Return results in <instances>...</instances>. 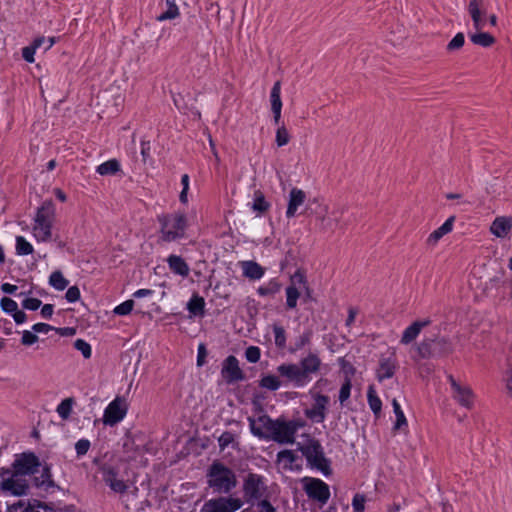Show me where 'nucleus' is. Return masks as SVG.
<instances>
[{
	"label": "nucleus",
	"instance_id": "59",
	"mask_svg": "<svg viewBox=\"0 0 512 512\" xmlns=\"http://www.w3.org/2000/svg\"><path fill=\"white\" fill-rule=\"evenodd\" d=\"M340 365L342 372L345 375V379H351V377L355 374L356 371L354 366L350 362L346 361L344 358L340 359Z\"/></svg>",
	"mask_w": 512,
	"mask_h": 512
},
{
	"label": "nucleus",
	"instance_id": "1",
	"mask_svg": "<svg viewBox=\"0 0 512 512\" xmlns=\"http://www.w3.org/2000/svg\"><path fill=\"white\" fill-rule=\"evenodd\" d=\"M422 340L417 344L415 352H451L453 350L451 339L441 335L440 325H432V320L427 317L413 321L402 333L400 343L410 344L420 334Z\"/></svg>",
	"mask_w": 512,
	"mask_h": 512
},
{
	"label": "nucleus",
	"instance_id": "51",
	"mask_svg": "<svg viewBox=\"0 0 512 512\" xmlns=\"http://www.w3.org/2000/svg\"><path fill=\"white\" fill-rule=\"evenodd\" d=\"M21 304L24 310L36 311L41 307L42 301L38 298L26 297Z\"/></svg>",
	"mask_w": 512,
	"mask_h": 512
},
{
	"label": "nucleus",
	"instance_id": "22",
	"mask_svg": "<svg viewBox=\"0 0 512 512\" xmlns=\"http://www.w3.org/2000/svg\"><path fill=\"white\" fill-rule=\"evenodd\" d=\"M240 266L243 277L253 281L261 279L266 271L263 266L254 260L241 261Z\"/></svg>",
	"mask_w": 512,
	"mask_h": 512
},
{
	"label": "nucleus",
	"instance_id": "38",
	"mask_svg": "<svg viewBox=\"0 0 512 512\" xmlns=\"http://www.w3.org/2000/svg\"><path fill=\"white\" fill-rule=\"evenodd\" d=\"M34 248L30 242L23 236H16V254L19 256H25L32 254Z\"/></svg>",
	"mask_w": 512,
	"mask_h": 512
},
{
	"label": "nucleus",
	"instance_id": "19",
	"mask_svg": "<svg viewBox=\"0 0 512 512\" xmlns=\"http://www.w3.org/2000/svg\"><path fill=\"white\" fill-rule=\"evenodd\" d=\"M397 368L398 362L394 356L383 357L379 361L376 377L380 382L390 379L394 376Z\"/></svg>",
	"mask_w": 512,
	"mask_h": 512
},
{
	"label": "nucleus",
	"instance_id": "11",
	"mask_svg": "<svg viewBox=\"0 0 512 512\" xmlns=\"http://www.w3.org/2000/svg\"><path fill=\"white\" fill-rule=\"evenodd\" d=\"M448 382L452 390V398L462 407L472 409L474 405V393L467 385H461L452 374H447Z\"/></svg>",
	"mask_w": 512,
	"mask_h": 512
},
{
	"label": "nucleus",
	"instance_id": "45",
	"mask_svg": "<svg viewBox=\"0 0 512 512\" xmlns=\"http://www.w3.org/2000/svg\"><path fill=\"white\" fill-rule=\"evenodd\" d=\"M465 44V35L462 32H458L447 44L446 51L452 53L460 50Z\"/></svg>",
	"mask_w": 512,
	"mask_h": 512
},
{
	"label": "nucleus",
	"instance_id": "64",
	"mask_svg": "<svg viewBox=\"0 0 512 512\" xmlns=\"http://www.w3.org/2000/svg\"><path fill=\"white\" fill-rule=\"evenodd\" d=\"M260 512H276L275 507L265 498L258 500Z\"/></svg>",
	"mask_w": 512,
	"mask_h": 512
},
{
	"label": "nucleus",
	"instance_id": "61",
	"mask_svg": "<svg viewBox=\"0 0 512 512\" xmlns=\"http://www.w3.org/2000/svg\"><path fill=\"white\" fill-rule=\"evenodd\" d=\"M504 271L499 272L498 275H495L489 279V281L486 283V289L491 288H498L500 284L504 285L506 281L503 280Z\"/></svg>",
	"mask_w": 512,
	"mask_h": 512
},
{
	"label": "nucleus",
	"instance_id": "16",
	"mask_svg": "<svg viewBox=\"0 0 512 512\" xmlns=\"http://www.w3.org/2000/svg\"><path fill=\"white\" fill-rule=\"evenodd\" d=\"M118 472L116 469L110 466L102 468L103 481L110 487L115 493L123 494L127 491L128 486L123 481L117 478Z\"/></svg>",
	"mask_w": 512,
	"mask_h": 512
},
{
	"label": "nucleus",
	"instance_id": "33",
	"mask_svg": "<svg viewBox=\"0 0 512 512\" xmlns=\"http://www.w3.org/2000/svg\"><path fill=\"white\" fill-rule=\"evenodd\" d=\"M312 336L313 331L311 329H306L302 334H299L294 338L288 352H297L304 349L306 345L310 344Z\"/></svg>",
	"mask_w": 512,
	"mask_h": 512
},
{
	"label": "nucleus",
	"instance_id": "20",
	"mask_svg": "<svg viewBox=\"0 0 512 512\" xmlns=\"http://www.w3.org/2000/svg\"><path fill=\"white\" fill-rule=\"evenodd\" d=\"M305 200V192L299 188L293 187L289 192L286 217L289 219L295 217L298 208L304 204Z\"/></svg>",
	"mask_w": 512,
	"mask_h": 512
},
{
	"label": "nucleus",
	"instance_id": "37",
	"mask_svg": "<svg viewBox=\"0 0 512 512\" xmlns=\"http://www.w3.org/2000/svg\"><path fill=\"white\" fill-rule=\"evenodd\" d=\"M367 399L370 409L373 411L375 415H379L382 408V402L380 398L377 396L376 391L372 385L368 387Z\"/></svg>",
	"mask_w": 512,
	"mask_h": 512
},
{
	"label": "nucleus",
	"instance_id": "30",
	"mask_svg": "<svg viewBox=\"0 0 512 512\" xmlns=\"http://www.w3.org/2000/svg\"><path fill=\"white\" fill-rule=\"evenodd\" d=\"M271 204L265 198L261 190L254 191L252 210L259 216L264 215L270 209Z\"/></svg>",
	"mask_w": 512,
	"mask_h": 512
},
{
	"label": "nucleus",
	"instance_id": "26",
	"mask_svg": "<svg viewBox=\"0 0 512 512\" xmlns=\"http://www.w3.org/2000/svg\"><path fill=\"white\" fill-rule=\"evenodd\" d=\"M53 222L45 221L42 216L39 222H35L33 227L34 235L39 242H48L52 239Z\"/></svg>",
	"mask_w": 512,
	"mask_h": 512
},
{
	"label": "nucleus",
	"instance_id": "8",
	"mask_svg": "<svg viewBox=\"0 0 512 512\" xmlns=\"http://www.w3.org/2000/svg\"><path fill=\"white\" fill-rule=\"evenodd\" d=\"M243 506L240 498L218 497L204 503L200 512H235Z\"/></svg>",
	"mask_w": 512,
	"mask_h": 512
},
{
	"label": "nucleus",
	"instance_id": "28",
	"mask_svg": "<svg viewBox=\"0 0 512 512\" xmlns=\"http://www.w3.org/2000/svg\"><path fill=\"white\" fill-rule=\"evenodd\" d=\"M55 215L56 208L53 200L46 199L45 201H43L41 206L37 208L34 222H39L41 216L45 221L54 222Z\"/></svg>",
	"mask_w": 512,
	"mask_h": 512
},
{
	"label": "nucleus",
	"instance_id": "55",
	"mask_svg": "<svg viewBox=\"0 0 512 512\" xmlns=\"http://www.w3.org/2000/svg\"><path fill=\"white\" fill-rule=\"evenodd\" d=\"M366 498L363 494H355L352 500V507L354 512H364Z\"/></svg>",
	"mask_w": 512,
	"mask_h": 512
},
{
	"label": "nucleus",
	"instance_id": "47",
	"mask_svg": "<svg viewBox=\"0 0 512 512\" xmlns=\"http://www.w3.org/2000/svg\"><path fill=\"white\" fill-rule=\"evenodd\" d=\"M290 285L299 284L302 285L303 288L308 286V280L306 275V270L303 267L297 268L294 274L290 275Z\"/></svg>",
	"mask_w": 512,
	"mask_h": 512
},
{
	"label": "nucleus",
	"instance_id": "41",
	"mask_svg": "<svg viewBox=\"0 0 512 512\" xmlns=\"http://www.w3.org/2000/svg\"><path fill=\"white\" fill-rule=\"evenodd\" d=\"M74 402V399L69 397L62 400L57 406L56 411L63 420H67L70 417Z\"/></svg>",
	"mask_w": 512,
	"mask_h": 512
},
{
	"label": "nucleus",
	"instance_id": "17",
	"mask_svg": "<svg viewBox=\"0 0 512 512\" xmlns=\"http://www.w3.org/2000/svg\"><path fill=\"white\" fill-rule=\"evenodd\" d=\"M271 112L273 114V122L279 125L281 121L282 99H281V81L278 80L273 84L270 92Z\"/></svg>",
	"mask_w": 512,
	"mask_h": 512
},
{
	"label": "nucleus",
	"instance_id": "44",
	"mask_svg": "<svg viewBox=\"0 0 512 512\" xmlns=\"http://www.w3.org/2000/svg\"><path fill=\"white\" fill-rule=\"evenodd\" d=\"M273 333L275 345L279 349H284L286 347V331L283 326L274 324L273 325Z\"/></svg>",
	"mask_w": 512,
	"mask_h": 512
},
{
	"label": "nucleus",
	"instance_id": "58",
	"mask_svg": "<svg viewBox=\"0 0 512 512\" xmlns=\"http://www.w3.org/2000/svg\"><path fill=\"white\" fill-rule=\"evenodd\" d=\"M36 48L30 44L28 46H25L22 48V58L27 62V63H34L35 61V53H36Z\"/></svg>",
	"mask_w": 512,
	"mask_h": 512
},
{
	"label": "nucleus",
	"instance_id": "9",
	"mask_svg": "<svg viewBox=\"0 0 512 512\" xmlns=\"http://www.w3.org/2000/svg\"><path fill=\"white\" fill-rule=\"evenodd\" d=\"M128 411V404L122 397H116L104 410L103 423L107 426H114L121 422Z\"/></svg>",
	"mask_w": 512,
	"mask_h": 512
},
{
	"label": "nucleus",
	"instance_id": "50",
	"mask_svg": "<svg viewBox=\"0 0 512 512\" xmlns=\"http://www.w3.org/2000/svg\"><path fill=\"white\" fill-rule=\"evenodd\" d=\"M7 512H40L36 509L35 506L30 504H26L24 501L20 500L17 503L8 507Z\"/></svg>",
	"mask_w": 512,
	"mask_h": 512
},
{
	"label": "nucleus",
	"instance_id": "40",
	"mask_svg": "<svg viewBox=\"0 0 512 512\" xmlns=\"http://www.w3.org/2000/svg\"><path fill=\"white\" fill-rule=\"evenodd\" d=\"M503 382L507 396L512 399V354L507 358V369L503 376Z\"/></svg>",
	"mask_w": 512,
	"mask_h": 512
},
{
	"label": "nucleus",
	"instance_id": "24",
	"mask_svg": "<svg viewBox=\"0 0 512 512\" xmlns=\"http://www.w3.org/2000/svg\"><path fill=\"white\" fill-rule=\"evenodd\" d=\"M205 299L198 293H193L192 297L186 304V309L190 318L204 317L205 316Z\"/></svg>",
	"mask_w": 512,
	"mask_h": 512
},
{
	"label": "nucleus",
	"instance_id": "3",
	"mask_svg": "<svg viewBox=\"0 0 512 512\" xmlns=\"http://www.w3.org/2000/svg\"><path fill=\"white\" fill-rule=\"evenodd\" d=\"M156 219L159 224L158 244L176 242L187 237L189 219L185 211L161 213Z\"/></svg>",
	"mask_w": 512,
	"mask_h": 512
},
{
	"label": "nucleus",
	"instance_id": "15",
	"mask_svg": "<svg viewBox=\"0 0 512 512\" xmlns=\"http://www.w3.org/2000/svg\"><path fill=\"white\" fill-rule=\"evenodd\" d=\"M222 377L227 383H235L244 379V373L239 367L238 360L230 355L223 363Z\"/></svg>",
	"mask_w": 512,
	"mask_h": 512
},
{
	"label": "nucleus",
	"instance_id": "12",
	"mask_svg": "<svg viewBox=\"0 0 512 512\" xmlns=\"http://www.w3.org/2000/svg\"><path fill=\"white\" fill-rule=\"evenodd\" d=\"M297 424L294 421L276 420L275 426L270 440L279 444H293L295 441V434L297 432Z\"/></svg>",
	"mask_w": 512,
	"mask_h": 512
},
{
	"label": "nucleus",
	"instance_id": "13",
	"mask_svg": "<svg viewBox=\"0 0 512 512\" xmlns=\"http://www.w3.org/2000/svg\"><path fill=\"white\" fill-rule=\"evenodd\" d=\"M249 428L251 433L259 439L270 440L276 420L271 419L268 415H261L257 419L248 417Z\"/></svg>",
	"mask_w": 512,
	"mask_h": 512
},
{
	"label": "nucleus",
	"instance_id": "18",
	"mask_svg": "<svg viewBox=\"0 0 512 512\" xmlns=\"http://www.w3.org/2000/svg\"><path fill=\"white\" fill-rule=\"evenodd\" d=\"M28 484L25 480L17 479L13 477V474L8 478H3L0 483V489L5 492H10L15 496H22L27 493Z\"/></svg>",
	"mask_w": 512,
	"mask_h": 512
},
{
	"label": "nucleus",
	"instance_id": "5",
	"mask_svg": "<svg viewBox=\"0 0 512 512\" xmlns=\"http://www.w3.org/2000/svg\"><path fill=\"white\" fill-rule=\"evenodd\" d=\"M307 463L312 468L321 471L325 476L332 473L330 460L325 457L323 447L317 440H310L306 445L300 448Z\"/></svg>",
	"mask_w": 512,
	"mask_h": 512
},
{
	"label": "nucleus",
	"instance_id": "7",
	"mask_svg": "<svg viewBox=\"0 0 512 512\" xmlns=\"http://www.w3.org/2000/svg\"><path fill=\"white\" fill-rule=\"evenodd\" d=\"M40 466V460L33 452L16 455L12 463L13 477L34 475L39 472Z\"/></svg>",
	"mask_w": 512,
	"mask_h": 512
},
{
	"label": "nucleus",
	"instance_id": "53",
	"mask_svg": "<svg viewBox=\"0 0 512 512\" xmlns=\"http://www.w3.org/2000/svg\"><path fill=\"white\" fill-rule=\"evenodd\" d=\"M80 297H81V293H80V289L77 285L68 287V289L65 293V299L69 303L77 302L78 300H80Z\"/></svg>",
	"mask_w": 512,
	"mask_h": 512
},
{
	"label": "nucleus",
	"instance_id": "10",
	"mask_svg": "<svg viewBox=\"0 0 512 512\" xmlns=\"http://www.w3.org/2000/svg\"><path fill=\"white\" fill-rule=\"evenodd\" d=\"M304 491L310 499L316 500L322 505L326 504L330 498V489L328 484L318 478H305Z\"/></svg>",
	"mask_w": 512,
	"mask_h": 512
},
{
	"label": "nucleus",
	"instance_id": "27",
	"mask_svg": "<svg viewBox=\"0 0 512 512\" xmlns=\"http://www.w3.org/2000/svg\"><path fill=\"white\" fill-rule=\"evenodd\" d=\"M512 228V217H496L490 231L496 237H505Z\"/></svg>",
	"mask_w": 512,
	"mask_h": 512
},
{
	"label": "nucleus",
	"instance_id": "29",
	"mask_svg": "<svg viewBox=\"0 0 512 512\" xmlns=\"http://www.w3.org/2000/svg\"><path fill=\"white\" fill-rule=\"evenodd\" d=\"M96 172L101 176H115L122 173L120 161L116 158L109 159L96 167Z\"/></svg>",
	"mask_w": 512,
	"mask_h": 512
},
{
	"label": "nucleus",
	"instance_id": "35",
	"mask_svg": "<svg viewBox=\"0 0 512 512\" xmlns=\"http://www.w3.org/2000/svg\"><path fill=\"white\" fill-rule=\"evenodd\" d=\"M165 2L167 9L156 17V20L159 22L173 20L180 15L176 0H165Z\"/></svg>",
	"mask_w": 512,
	"mask_h": 512
},
{
	"label": "nucleus",
	"instance_id": "31",
	"mask_svg": "<svg viewBox=\"0 0 512 512\" xmlns=\"http://www.w3.org/2000/svg\"><path fill=\"white\" fill-rule=\"evenodd\" d=\"M471 42L475 45L488 48L496 43V38L489 32L477 31L469 34Z\"/></svg>",
	"mask_w": 512,
	"mask_h": 512
},
{
	"label": "nucleus",
	"instance_id": "39",
	"mask_svg": "<svg viewBox=\"0 0 512 512\" xmlns=\"http://www.w3.org/2000/svg\"><path fill=\"white\" fill-rule=\"evenodd\" d=\"M392 406H393L394 413L396 415V422L394 424V430H400L404 426H407V419L404 415V412L401 409L400 404L398 403V401L396 399H393Z\"/></svg>",
	"mask_w": 512,
	"mask_h": 512
},
{
	"label": "nucleus",
	"instance_id": "32",
	"mask_svg": "<svg viewBox=\"0 0 512 512\" xmlns=\"http://www.w3.org/2000/svg\"><path fill=\"white\" fill-rule=\"evenodd\" d=\"M285 310L291 311L297 308V302L301 298V292L295 285H288L285 289Z\"/></svg>",
	"mask_w": 512,
	"mask_h": 512
},
{
	"label": "nucleus",
	"instance_id": "36",
	"mask_svg": "<svg viewBox=\"0 0 512 512\" xmlns=\"http://www.w3.org/2000/svg\"><path fill=\"white\" fill-rule=\"evenodd\" d=\"M48 283L58 291H63L69 285V281L64 277L61 270L53 271L49 276Z\"/></svg>",
	"mask_w": 512,
	"mask_h": 512
},
{
	"label": "nucleus",
	"instance_id": "4",
	"mask_svg": "<svg viewBox=\"0 0 512 512\" xmlns=\"http://www.w3.org/2000/svg\"><path fill=\"white\" fill-rule=\"evenodd\" d=\"M206 476L208 486L218 494H228L237 485L234 471L220 461H214L210 465Z\"/></svg>",
	"mask_w": 512,
	"mask_h": 512
},
{
	"label": "nucleus",
	"instance_id": "56",
	"mask_svg": "<svg viewBox=\"0 0 512 512\" xmlns=\"http://www.w3.org/2000/svg\"><path fill=\"white\" fill-rule=\"evenodd\" d=\"M234 442V434L230 431L223 432L218 438V444L221 450H224Z\"/></svg>",
	"mask_w": 512,
	"mask_h": 512
},
{
	"label": "nucleus",
	"instance_id": "57",
	"mask_svg": "<svg viewBox=\"0 0 512 512\" xmlns=\"http://www.w3.org/2000/svg\"><path fill=\"white\" fill-rule=\"evenodd\" d=\"M351 392V379H345L339 391V401L343 404L349 397Z\"/></svg>",
	"mask_w": 512,
	"mask_h": 512
},
{
	"label": "nucleus",
	"instance_id": "43",
	"mask_svg": "<svg viewBox=\"0 0 512 512\" xmlns=\"http://www.w3.org/2000/svg\"><path fill=\"white\" fill-rule=\"evenodd\" d=\"M281 385L282 382L275 375H267L260 380V386L271 391L279 389Z\"/></svg>",
	"mask_w": 512,
	"mask_h": 512
},
{
	"label": "nucleus",
	"instance_id": "14",
	"mask_svg": "<svg viewBox=\"0 0 512 512\" xmlns=\"http://www.w3.org/2000/svg\"><path fill=\"white\" fill-rule=\"evenodd\" d=\"M328 404V396L317 394L314 397V403L312 406L305 410L306 417L315 423H322L326 418V409Z\"/></svg>",
	"mask_w": 512,
	"mask_h": 512
},
{
	"label": "nucleus",
	"instance_id": "2",
	"mask_svg": "<svg viewBox=\"0 0 512 512\" xmlns=\"http://www.w3.org/2000/svg\"><path fill=\"white\" fill-rule=\"evenodd\" d=\"M321 361L316 354H308L299 363L281 364L278 374L294 387H304L320 369Z\"/></svg>",
	"mask_w": 512,
	"mask_h": 512
},
{
	"label": "nucleus",
	"instance_id": "52",
	"mask_svg": "<svg viewBox=\"0 0 512 512\" xmlns=\"http://www.w3.org/2000/svg\"><path fill=\"white\" fill-rule=\"evenodd\" d=\"M38 340H39V337L33 331V329L31 331H29V330L23 331L22 337H21V344L22 345L31 346V345L37 343Z\"/></svg>",
	"mask_w": 512,
	"mask_h": 512
},
{
	"label": "nucleus",
	"instance_id": "25",
	"mask_svg": "<svg viewBox=\"0 0 512 512\" xmlns=\"http://www.w3.org/2000/svg\"><path fill=\"white\" fill-rule=\"evenodd\" d=\"M42 467L40 475L34 476L33 483L37 488H41L45 491H48L50 488L55 487V483L52 479L51 468L48 464H44Z\"/></svg>",
	"mask_w": 512,
	"mask_h": 512
},
{
	"label": "nucleus",
	"instance_id": "48",
	"mask_svg": "<svg viewBox=\"0 0 512 512\" xmlns=\"http://www.w3.org/2000/svg\"><path fill=\"white\" fill-rule=\"evenodd\" d=\"M135 302L133 299H128L118 306L114 308V313L118 316H126L129 315L133 308H134Z\"/></svg>",
	"mask_w": 512,
	"mask_h": 512
},
{
	"label": "nucleus",
	"instance_id": "60",
	"mask_svg": "<svg viewBox=\"0 0 512 512\" xmlns=\"http://www.w3.org/2000/svg\"><path fill=\"white\" fill-rule=\"evenodd\" d=\"M278 461H285L289 464H293L296 461V455L291 450H282L277 454Z\"/></svg>",
	"mask_w": 512,
	"mask_h": 512
},
{
	"label": "nucleus",
	"instance_id": "63",
	"mask_svg": "<svg viewBox=\"0 0 512 512\" xmlns=\"http://www.w3.org/2000/svg\"><path fill=\"white\" fill-rule=\"evenodd\" d=\"M150 150H151L150 141L142 140L141 141V156H142V161L144 163H146L148 160H151Z\"/></svg>",
	"mask_w": 512,
	"mask_h": 512
},
{
	"label": "nucleus",
	"instance_id": "34",
	"mask_svg": "<svg viewBox=\"0 0 512 512\" xmlns=\"http://www.w3.org/2000/svg\"><path fill=\"white\" fill-rule=\"evenodd\" d=\"M282 286V283L277 278H273L267 285L259 286L257 288V294L261 297L274 296L281 291Z\"/></svg>",
	"mask_w": 512,
	"mask_h": 512
},
{
	"label": "nucleus",
	"instance_id": "49",
	"mask_svg": "<svg viewBox=\"0 0 512 512\" xmlns=\"http://www.w3.org/2000/svg\"><path fill=\"white\" fill-rule=\"evenodd\" d=\"M0 308L4 313L11 315L13 312H16L18 304L12 298L3 296L0 299Z\"/></svg>",
	"mask_w": 512,
	"mask_h": 512
},
{
	"label": "nucleus",
	"instance_id": "6",
	"mask_svg": "<svg viewBox=\"0 0 512 512\" xmlns=\"http://www.w3.org/2000/svg\"><path fill=\"white\" fill-rule=\"evenodd\" d=\"M243 492L248 503L254 504L266 496L267 486L263 476L256 473H248L243 481Z\"/></svg>",
	"mask_w": 512,
	"mask_h": 512
},
{
	"label": "nucleus",
	"instance_id": "46",
	"mask_svg": "<svg viewBox=\"0 0 512 512\" xmlns=\"http://www.w3.org/2000/svg\"><path fill=\"white\" fill-rule=\"evenodd\" d=\"M298 265V253L293 250L289 249L283 260L280 262V269L281 271H284L289 266H297Z\"/></svg>",
	"mask_w": 512,
	"mask_h": 512
},
{
	"label": "nucleus",
	"instance_id": "23",
	"mask_svg": "<svg viewBox=\"0 0 512 512\" xmlns=\"http://www.w3.org/2000/svg\"><path fill=\"white\" fill-rule=\"evenodd\" d=\"M483 5V0H470L468 5V12L472 18L473 26L477 31H481L485 26L483 16L486 14L480 7Z\"/></svg>",
	"mask_w": 512,
	"mask_h": 512
},
{
	"label": "nucleus",
	"instance_id": "21",
	"mask_svg": "<svg viewBox=\"0 0 512 512\" xmlns=\"http://www.w3.org/2000/svg\"><path fill=\"white\" fill-rule=\"evenodd\" d=\"M166 262L168 264L170 271L173 274L180 276L182 278H186L189 276L190 267L182 256L170 254L167 257Z\"/></svg>",
	"mask_w": 512,
	"mask_h": 512
},
{
	"label": "nucleus",
	"instance_id": "62",
	"mask_svg": "<svg viewBox=\"0 0 512 512\" xmlns=\"http://www.w3.org/2000/svg\"><path fill=\"white\" fill-rule=\"evenodd\" d=\"M445 236V233L443 232V230L438 227L436 230H434L427 238V244L428 245H435L438 243V241Z\"/></svg>",
	"mask_w": 512,
	"mask_h": 512
},
{
	"label": "nucleus",
	"instance_id": "42",
	"mask_svg": "<svg viewBox=\"0 0 512 512\" xmlns=\"http://www.w3.org/2000/svg\"><path fill=\"white\" fill-rule=\"evenodd\" d=\"M277 126L278 128L276 130L275 143L277 147H283L290 142L291 136L283 123Z\"/></svg>",
	"mask_w": 512,
	"mask_h": 512
},
{
	"label": "nucleus",
	"instance_id": "54",
	"mask_svg": "<svg viewBox=\"0 0 512 512\" xmlns=\"http://www.w3.org/2000/svg\"><path fill=\"white\" fill-rule=\"evenodd\" d=\"M91 446V443L88 439H80L75 444V450L77 457H82L87 454Z\"/></svg>",
	"mask_w": 512,
	"mask_h": 512
}]
</instances>
